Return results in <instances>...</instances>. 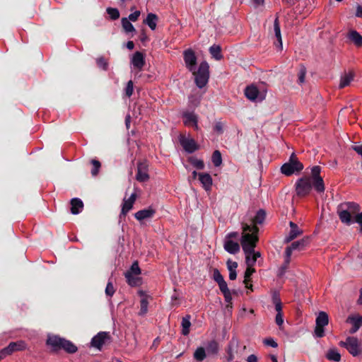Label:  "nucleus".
Listing matches in <instances>:
<instances>
[{
    "instance_id": "56",
    "label": "nucleus",
    "mask_w": 362,
    "mask_h": 362,
    "mask_svg": "<svg viewBox=\"0 0 362 362\" xmlns=\"http://www.w3.org/2000/svg\"><path fill=\"white\" fill-rule=\"evenodd\" d=\"M293 250H295L293 248H291V245H290L286 248V250H285L286 259H285V260L287 264H289V262H290V257L292 254Z\"/></svg>"
},
{
    "instance_id": "33",
    "label": "nucleus",
    "mask_w": 362,
    "mask_h": 362,
    "mask_svg": "<svg viewBox=\"0 0 362 362\" xmlns=\"http://www.w3.org/2000/svg\"><path fill=\"white\" fill-rule=\"evenodd\" d=\"M62 350H64L68 354H74L78 351V348L71 341L64 339Z\"/></svg>"
},
{
    "instance_id": "18",
    "label": "nucleus",
    "mask_w": 362,
    "mask_h": 362,
    "mask_svg": "<svg viewBox=\"0 0 362 362\" xmlns=\"http://www.w3.org/2000/svg\"><path fill=\"white\" fill-rule=\"evenodd\" d=\"M26 349V344L23 341L11 342L6 347L4 348L7 356L11 355L15 351H23Z\"/></svg>"
},
{
    "instance_id": "30",
    "label": "nucleus",
    "mask_w": 362,
    "mask_h": 362,
    "mask_svg": "<svg viewBox=\"0 0 362 362\" xmlns=\"http://www.w3.org/2000/svg\"><path fill=\"white\" fill-rule=\"evenodd\" d=\"M71 212L73 214H78L83 207V202L78 198L72 199L71 200Z\"/></svg>"
},
{
    "instance_id": "24",
    "label": "nucleus",
    "mask_w": 362,
    "mask_h": 362,
    "mask_svg": "<svg viewBox=\"0 0 362 362\" xmlns=\"http://www.w3.org/2000/svg\"><path fill=\"white\" fill-rule=\"evenodd\" d=\"M355 74L353 71L345 72L344 75L341 76L340 83L339 85V88H344L350 85L351 82L354 80Z\"/></svg>"
},
{
    "instance_id": "44",
    "label": "nucleus",
    "mask_w": 362,
    "mask_h": 362,
    "mask_svg": "<svg viewBox=\"0 0 362 362\" xmlns=\"http://www.w3.org/2000/svg\"><path fill=\"white\" fill-rule=\"evenodd\" d=\"M91 163L93 165V169L91 170V174L93 176H96L99 172V170L101 167V164L100 161L95 159H93L91 160Z\"/></svg>"
},
{
    "instance_id": "51",
    "label": "nucleus",
    "mask_w": 362,
    "mask_h": 362,
    "mask_svg": "<svg viewBox=\"0 0 362 362\" xmlns=\"http://www.w3.org/2000/svg\"><path fill=\"white\" fill-rule=\"evenodd\" d=\"M263 343L265 345L272 346L273 348H276L278 346V344L272 337L264 339Z\"/></svg>"
},
{
    "instance_id": "34",
    "label": "nucleus",
    "mask_w": 362,
    "mask_h": 362,
    "mask_svg": "<svg viewBox=\"0 0 362 362\" xmlns=\"http://www.w3.org/2000/svg\"><path fill=\"white\" fill-rule=\"evenodd\" d=\"M326 358L329 361L339 362L341 361V354L337 349H330L326 354Z\"/></svg>"
},
{
    "instance_id": "46",
    "label": "nucleus",
    "mask_w": 362,
    "mask_h": 362,
    "mask_svg": "<svg viewBox=\"0 0 362 362\" xmlns=\"http://www.w3.org/2000/svg\"><path fill=\"white\" fill-rule=\"evenodd\" d=\"M305 74H306V69L304 66H302L300 69L299 72L298 74V81L299 84H302L305 82Z\"/></svg>"
},
{
    "instance_id": "12",
    "label": "nucleus",
    "mask_w": 362,
    "mask_h": 362,
    "mask_svg": "<svg viewBox=\"0 0 362 362\" xmlns=\"http://www.w3.org/2000/svg\"><path fill=\"white\" fill-rule=\"evenodd\" d=\"M183 58L187 69L189 71H194L197 65V56L192 49H187L183 52Z\"/></svg>"
},
{
    "instance_id": "26",
    "label": "nucleus",
    "mask_w": 362,
    "mask_h": 362,
    "mask_svg": "<svg viewBox=\"0 0 362 362\" xmlns=\"http://www.w3.org/2000/svg\"><path fill=\"white\" fill-rule=\"evenodd\" d=\"M259 93L258 88L253 85L248 86L245 89V95L247 99L255 101Z\"/></svg>"
},
{
    "instance_id": "58",
    "label": "nucleus",
    "mask_w": 362,
    "mask_h": 362,
    "mask_svg": "<svg viewBox=\"0 0 362 362\" xmlns=\"http://www.w3.org/2000/svg\"><path fill=\"white\" fill-rule=\"evenodd\" d=\"M219 286V289L221 291L222 293L229 291V288H228L227 283L224 280L223 281H221L218 284Z\"/></svg>"
},
{
    "instance_id": "4",
    "label": "nucleus",
    "mask_w": 362,
    "mask_h": 362,
    "mask_svg": "<svg viewBox=\"0 0 362 362\" xmlns=\"http://www.w3.org/2000/svg\"><path fill=\"white\" fill-rule=\"evenodd\" d=\"M259 241L258 233H243L241 238V245L245 254L254 253V249Z\"/></svg>"
},
{
    "instance_id": "1",
    "label": "nucleus",
    "mask_w": 362,
    "mask_h": 362,
    "mask_svg": "<svg viewBox=\"0 0 362 362\" xmlns=\"http://www.w3.org/2000/svg\"><path fill=\"white\" fill-rule=\"evenodd\" d=\"M360 209L361 207L357 203L349 202L338 205L337 212L340 221L350 226L354 222L352 218L359 212Z\"/></svg>"
},
{
    "instance_id": "31",
    "label": "nucleus",
    "mask_w": 362,
    "mask_h": 362,
    "mask_svg": "<svg viewBox=\"0 0 362 362\" xmlns=\"http://www.w3.org/2000/svg\"><path fill=\"white\" fill-rule=\"evenodd\" d=\"M310 238L308 237H305L301 240L293 242L291 245V248L298 250H303L308 244H309Z\"/></svg>"
},
{
    "instance_id": "53",
    "label": "nucleus",
    "mask_w": 362,
    "mask_h": 362,
    "mask_svg": "<svg viewBox=\"0 0 362 362\" xmlns=\"http://www.w3.org/2000/svg\"><path fill=\"white\" fill-rule=\"evenodd\" d=\"M272 301L274 305L276 303H281V300L280 298V295L279 292L274 291L272 296Z\"/></svg>"
},
{
    "instance_id": "42",
    "label": "nucleus",
    "mask_w": 362,
    "mask_h": 362,
    "mask_svg": "<svg viewBox=\"0 0 362 362\" xmlns=\"http://www.w3.org/2000/svg\"><path fill=\"white\" fill-rule=\"evenodd\" d=\"M255 272V269L252 268V266H247L245 272V279L243 283L247 285V282L250 281L251 276Z\"/></svg>"
},
{
    "instance_id": "3",
    "label": "nucleus",
    "mask_w": 362,
    "mask_h": 362,
    "mask_svg": "<svg viewBox=\"0 0 362 362\" xmlns=\"http://www.w3.org/2000/svg\"><path fill=\"white\" fill-rule=\"evenodd\" d=\"M303 169V164L300 162L296 154L293 153L288 162L281 167V172L286 176H291L294 173H300Z\"/></svg>"
},
{
    "instance_id": "27",
    "label": "nucleus",
    "mask_w": 362,
    "mask_h": 362,
    "mask_svg": "<svg viewBox=\"0 0 362 362\" xmlns=\"http://www.w3.org/2000/svg\"><path fill=\"white\" fill-rule=\"evenodd\" d=\"M158 21V16L153 13H150L144 20L143 23L147 25L152 30H154L156 28Z\"/></svg>"
},
{
    "instance_id": "17",
    "label": "nucleus",
    "mask_w": 362,
    "mask_h": 362,
    "mask_svg": "<svg viewBox=\"0 0 362 362\" xmlns=\"http://www.w3.org/2000/svg\"><path fill=\"white\" fill-rule=\"evenodd\" d=\"M346 322L352 325V327L349 330V333L354 334L362 326V316H361V315H350L347 317Z\"/></svg>"
},
{
    "instance_id": "22",
    "label": "nucleus",
    "mask_w": 362,
    "mask_h": 362,
    "mask_svg": "<svg viewBox=\"0 0 362 362\" xmlns=\"http://www.w3.org/2000/svg\"><path fill=\"white\" fill-rule=\"evenodd\" d=\"M136 200V193L134 192L131 194V196L128 198L124 199V203L122 208V215L125 216L129 210H131L133 207L134 203Z\"/></svg>"
},
{
    "instance_id": "10",
    "label": "nucleus",
    "mask_w": 362,
    "mask_h": 362,
    "mask_svg": "<svg viewBox=\"0 0 362 362\" xmlns=\"http://www.w3.org/2000/svg\"><path fill=\"white\" fill-rule=\"evenodd\" d=\"M329 323V316L324 312L320 311L315 320V335L318 338H322L325 336L324 327Z\"/></svg>"
},
{
    "instance_id": "39",
    "label": "nucleus",
    "mask_w": 362,
    "mask_h": 362,
    "mask_svg": "<svg viewBox=\"0 0 362 362\" xmlns=\"http://www.w3.org/2000/svg\"><path fill=\"white\" fill-rule=\"evenodd\" d=\"M242 229H243V233H259V228L254 225H249L246 223H242Z\"/></svg>"
},
{
    "instance_id": "64",
    "label": "nucleus",
    "mask_w": 362,
    "mask_h": 362,
    "mask_svg": "<svg viewBox=\"0 0 362 362\" xmlns=\"http://www.w3.org/2000/svg\"><path fill=\"white\" fill-rule=\"evenodd\" d=\"M289 264H287L285 261L284 264L280 267L279 272V276H281L284 275V274L286 272V270L287 269Z\"/></svg>"
},
{
    "instance_id": "11",
    "label": "nucleus",
    "mask_w": 362,
    "mask_h": 362,
    "mask_svg": "<svg viewBox=\"0 0 362 362\" xmlns=\"http://www.w3.org/2000/svg\"><path fill=\"white\" fill-rule=\"evenodd\" d=\"M111 342V336L109 332H100L94 336L90 341V346L101 350L104 345Z\"/></svg>"
},
{
    "instance_id": "16",
    "label": "nucleus",
    "mask_w": 362,
    "mask_h": 362,
    "mask_svg": "<svg viewBox=\"0 0 362 362\" xmlns=\"http://www.w3.org/2000/svg\"><path fill=\"white\" fill-rule=\"evenodd\" d=\"M156 210L151 206L137 211V221L141 225L144 223L145 221L151 220L155 215Z\"/></svg>"
},
{
    "instance_id": "61",
    "label": "nucleus",
    "mask_w": 362,
    "mask_h": 362,
    "mask_svg": "<svg viewBox=\"0 0 362 362\" xmlns=\"http://www.w3.org/2000/svg\"><path fill=\"white\" fill-rule=\"evenodd\" d=\"M97 64L98 66L103 68L104 70L107 69V64L105 59L101 57L97 59Z\"/></svg>"
},
{
    "instance_id": "63",
    "label": "nucleus",
    "mask_w": 362,
    "mask_h": 362,
    "mask_svg": "<svg viewBox=\"0 0 362 362\" xmlns=\"http://www.w3.org/2000/svg\"><path fill=\"white\" fill-rule=\"evenodd\" d=\"M238 232H230L228 234L226 235L225 240H232L233 238H238Z\"/></svg>"
},
{
    "instance_id": "35",
    "label": "nucleus",
    "mask_w": 362,
    "mask_h": 362,
    "mask_svg": "<svg viewBox=\"0 0 362 362\" xmlns=\"http://www.w3.org/2000/svg\"><path fill=\"white\" fill-rule=\"evenodd\" d=\"M266 218V211L264 209H259L255 217L252 219V223L257 226V224H262Z\"/></svg>"
},
{
    "instance_id": "38",
    "label": "nucleus",
    "mask_w": 362,
    "mask_h": 362,
    "mask_svg": "<svg viewBox=\"0 0 362 362\" xmlns=\"http://www.w3.org/2000/svg\"><path fill=\"white\" fill-rule=\"evenodd\" d=\"M206 351L209 354H216L218 351V344L216 341H210L206 347Z\"/></svg>"
},
{
    "instance_id": "62",
    "label": "nucleus",
    "mask_w": 362,
    "mask_h": 362,
    "mask_svg": "<svg viewBox=\"0 0 362 362\" xmlns=\"http://www.w3.org/2000/svg\"><path fill=\"white\" fill-rule=\"evenodd\" d=\"M352 149L362 158V144L352 146Z\"/></svg>"
},
{
    "instance_id": "23",
    "label": "nucleus",
    "mask_w": 362,
    "mask_h": 362,
    "mask_svg": "<svg viewBox=\"0 0 362 362\" xmlns=\"http://www.w3.org/2000/svg\"><path fill=\"white\" fill-rule=\"evenodd\" d=\"M199 180L200 182L202 184L203 187L205 190L208 191L211 189L212 186V177L211 176L206 173H199Z\"/></svg>"
},
{
    "instance_id": "14",
    "label": "nucleus",
    "mask_w": 362,
    "mask_h": 362,
    "mask_svg": "<svg viewBox=\"0 0 362 362\" xmlns=\"http://www.w3.org/2000/svg\"><path fill=\"white\" fill-rule=\"evenodd\" d=\"M180 143L184 150L188 153H192L199 148V146L193 139H187L183 135H181L180 137Z\"/></svg>"
},
{
    "instance_id": "45",
    "label": "nucleus",
    "mask_w": 362,
    "mask_h": 362,
    "mask_svg": "<svg viewBox=\"0 0 362 362\" xmlns=\"http://www.w3.org/2000/svg\"><path fill=\"white\" fill-rule=\"evenodd\" d=\"M107 13L112 20H116L119 17V12L117 8H107Z\"/></svg>"
},
{
    "instance_id": "40",
    "label": "nucleus",
    "mask_w": 362,
    "mask_h": 362,
    "mask_svg": "<svg viewBox=\"0 0 362 362\" xmlns=\"http://www.w3.org/2000/svg\"><path fill=\"white\" fill-rule=\"evenodd\" d=\"M212 163L216 167L219 166L222 163L221 154L219 151L216 150L214 151L211 157Z\"/></svg>"
},
{
    "instance_id": "43",
    "label": "nucleus",
    "mask_w": 362,
    "mask_h": 362,
    "mask_svg": "<svg viewBox=\"0 0 362 362\" xmlns=\"http://www.w3.org/2000/svg\"><path fill=\"white\" fill-rule=\"evenodd\" d=\"M122 28L125 32L129 33V32H132L134 30V26L132 25V24L129 22V21L127 18H122Z\"/></svg>"
},
{
    "instance_id": "48",
    "label": "nucleus",
    "mask_w": 362,
    "mask_h": 362,
    "mask_svg": "<svg viewBox=\"0 0 362 362\" xmlns=\"http://www.w3.org/2000/svg\"><path fill=\"white\" fill-rule=\"evenodd\" d=\"M134 83L132 80L129 81L125 88V94L127 96L130 97L133 94Z\"/></svg>"
},
{
    "instance_id": "47",
    "label": "nucleus",
    "mask_w": 362,
    "mask_h": 362,
    "mask_svg": "<svg viewBox=\"0 0 362 362\" xmlns=\"http://www.w3.org/2000/svg\"><path fill=\"white\" fill-rule=\"evenodd\" d=\"M213 279L217 284L224 281L223 276L220 273V272L218 269H214Z\"/></svg>"
},
{
    "instance_id": "60",
    "label": "nucleus",
    "mask_w": 362,
    "mask_h": 362,
    "mask_svg": "<svg viewBox=\"0 0 362 362\" xmlns=\"http://www.w3.org/2000/svg\"><path fill=\"white\" fill-rule=\"evenodd\" d=\"M275 322L279 326L281 327L284 323L283 313H276L275 317Z\"/></svg>"
},
{
    "instance_id": "57",
    "label": "nucleus",
    "mask_w": 362,
    "mask_h": 362,
    "mask_svg": "<svg viewBox=\"0 0 362 362\" xmlns=\"http://www.w3.org/2000/svg\"><path fill=\"white\" fill-rule=\"evenodd\" d=\"M139 40L144 45H146V43L149 40V37L145 33L144 30H141V33L139 35Z\"/></svg>"
},
{
    "instance_id": "37",
    "label": "nucleus",
    "mask_w": 362,
    "mask_h": 362,
    "mask_svg": "<svg viewBox=\"0 0 362 362\" xmlns=\"http://www.w3.org/2000/svg\"><path fill=\"white\" fill-rule=\"evenodd\" d=\"M206 356V350L203 347H198L194 353V358L199 362L203 361Z\"/></svg>"
},
{
    "instance_id": "29",
    "label": "nucleus",
    "mask_w": 362,
    "mask_h": 362,
    "mask_svg": "<svg viewBox=\"0 0 362 362\" xmlns=\"http://www.w3.org/2000/svg\"><path fill=\"white\" fill-rule=\"evenodd\" d=\"M349 39L353 42L356 47L362 46V35L356 30H351L349 33Z\"/></svg>"
},
{
    "instance_id": "15",
    "label": "nucleus",
    "mask_w": 362,
    "mask_h": 362,
    "mask_svg": "<svg viewBox=\"0 0 362 362\" xmlns=\"http://www.w3.org/2000/svg\"><path fill=\"white\" fill-rule=\"evenodd\" d=\"M145 57V54L137 51V78H139L143 81H146L148 79H150L153 77V76L149 74H148L146 76H143L141 74H139L141 70L146 66Z\"/></svg>"
},
{
    "instance_id": "50",
    "label": "nucleus",
    "mask_w": 362,
    "mask_h": 362,
    "mask_svg": "<svg viewBox=\"0 0 362 362\" xmlns=\"http://www.w3.org/2000/svg\"><path fill=\"white\" fill-rule=\"evenodd\" d=\"M115 290L112 285V283L109 281L107 284L106 288H105V293L108 296H112L115 293Z\"/></svg>"
},
{
    "instance_id": "28",
    "label": "nucleus",
    "mask_w": 362,
    "mask_h": 362,
    "mask_svg": "<svg viewBox=\"0 0 362 362\" xmlns=\"http://www.w3.org/2000/svg\"><path fill=\"white\" fill-rule=\"evenodd\" d=\"M183 117L185 118V125H192L194 127V128L196 129H198V125H197V117L196 116V115H194V113L192 112H186V113H184L183 115Z\"/></svg>"
},
{
    "instance_id": "36",
    "label": "nucleus",
    "mask_w": 362,
    "mask_h": 362,
    "mask_svg": "<svg viewBox=\"0 0 362 362\" xmlns=\"http://www.w3.org/2000/svg\"><path fill=\"white\" fill-rule=\"evenodd\" d=\"M209 52L216 60H221L223 58L221 47L219 45H214L210 47Z\"/></svg>"
},
{
    "instance_id": "41",
    "label": "nucleus",
    "mask_w": 362,
    "mask_h": 362,
    "mask_svg": "<svg viewBox=\"0 0 362 362\" xmlns=\"http://www.w3.org/2000/svg\"><path fill=\"white\" fill-rule=\"evenodd\" d=\"M189 163L198 170H203L204 168V161L199 160L194 157H190L189 158Z\"/></svg>"
},
{
    "instance_id": "25",
    "label": "nucleus",
    "mask_w": 362,
    "mask_h": 362,
    "mask_svg": "<svg viewBox=\"0 0 362 362\" xmlns=\"http://www.w3.org/2000/svg\"><path fill=\"white\" fill-rule=\"evenodd\" d=\"M125 277L131 286H136V262L132 263L130 270L125 273Z\"/></svg>"
},
{
    "instance_id": "19",
    "label": "nucleus",
    "mask_w": 362,
    "mask_h": 362,
    "mask_svg": "<svg viewBox=\"0 0 362 362\" xmlns=\"http://www.w3.org/2000/svg\"><path fill=\"white\" fill-rule=\"evenodd\" d=\"M274 31L275 37L277 40V42H274L276 47H278L280 50L283 48V43H282V37H281V28H280V23L279 21V16H276L274 21Z\"/></svg>"
},
{
    "instance_id": "49",
    "label": "nucleus",
    "mask_w": 362,
    "mask_h": 362,
    "mask_svg": "<svg viewBox=\"0 0 362 362\" xmlns=\"http://www.w3.org/2000/svg\"><path fill=\"white\" fill-rule=\"evenodd\" d=\"M245 262L247 266H253L255 264L257 258H256L254 255H252V254H245Z\"/></svg>"
},
{
    "instance_id": "8",
    "label": "nucleus",
    "mask_w": 362,
    "mask_h": 362,
    "mask_svg": "<svg viewBox=\"0 0 362 362\" xmlns=\"http://www.w3.org/2000/svg\"><path fill=\"white\" fill-rule=\"evenodd\" d=\"M151 167L147 160L137 162V182L146 183L150 180Z\"/></svg>"
},
{
    "instance_id": "54",
    "label": "nucleus",
    "mask_w": 362,
    "mask_h": 362,
    "mask_svg": "<svg viewBox=\"0 0 362 362\" xmlns=\"http://www.w3.org/2000/svg\"><path fill=\"white\" fill-rule=\"evenodd\" d=\"M354 218V221H355L359 224V226H360L359 230L362 233V212L361 213L358 212L357 214H355Z\"/></svg>"
},
{
    "instance_id": "32",
    "label": "nucleus",
    "mask_w": 362,
    "mask_h": 362,
    "mask_svg": "<svg viewBox=\"0 0 362 362\" xmlns=\"http://www.w3.org/2000/svg\"><path fill=\"white\" fill-rule=\"evenodd\" d=\"M191 316L189 315H187L182 317L181 326H182V334L184 336H187L189 333V328L191 326L190 322Z\"/></svg>"
},
{
    "instance_id": "5",
    "label": "nucleus",
    "mask_w": 362,
    "mask_h": 362,
    "mask_svg": "<svg viewBox=\"0 0 362 362\" xmlns=\"http://www.w3.org/2000/svg\"><path fill=\"white\" fill-rule=\"evenodd\" d=\"M137 299L139 303V310L137 315L145 317L148 311V305L153 300V297L148 292L137 289Z\"/></svg>"
},
{
    "instance_id": "6",
    "label": "nucleus",
    "mask_w": 362,
    "mask_h": 362,
    "mask_svg": "<svg viewBox=\"0 0 362 362\" xmlns=\"http://www.w3.org/2000/svg\"><path fill=\"white\" fill-rule=\"evenodd\" d=\"M295 186L296 194L300 197H304L308 195L313 187L311 178L307 176L298 179L296 181Z\"/></svg>"
},
{
    "instance_id": "2",
    "label": "nucleus",
    "mask_w": 362,
    "mask_h": 362,
    "mask_svg": "<svg viewBox=\"0 0 362 362\" xmlns=\"http://www.w3.org/2000/svg\"><path fill=\"white\" fill-rule=\"evenodd\" d=\"M191 72L194 76V82L198 88H202L207 84L209 79V66L206 61L200 63L198 70L195 68Z\"/></svg>"
},
{
    "instance_id": "52",
    "label": "nucleus",
    "mask_w": 362,
    "mask_h": 362,
    "mask_svg": "<svg viewBox=\"0 0 362 362\" xmlns=\"http://www.w3.org/2000/svg\"><path fill=\"white\" fill-rule=\"evenodd\" d=\"M214 132L218 134H221L223 132V124L221 122H217L214 127Z\"/></svg>"
},
{
    "instance_id": "7",
    "label": "nucleus",
    "mask_w": 362,
    "mask_h": 362,
    "mask_svg": "<svg viewBox=\"0 0 362 362\" xmlns=\"http://www.w3.org/2000/svg\"><path fill=\"white\" fill-rule=\"evenodd\" d=\"M339 344L340 346L346 348L354 357L361 354L362 349L360 346L358 339L356 337H349L345 341H341Z\"/></svg>"
},
{
    "instance_id": "55",
    "label": "nucleus",
    "mask_w": 362,
    "mask_h": 362,
    "mask_svg": "<svg viewBox=\"0 0 362 362\" xmlns=\"http://www.w3.org/2000/svg\"><path fill=\"white\" fill-rule=\"evenodd\" d=\"M238 267V263L236 262H233L230 259L227 261V268L229 272L235 271Z\"/></svg>"
},
{
    "instance_id": "20",
    "label": "nucleus",
    "mask_w": 362,
    "mask_h": 362,
    "mask_svg": "<svg viewBox=\"0 0 362 362\" xmlns=\"http://www.w3.org/2000/svg\"><path fill=\"white\" fill-rule=\"evenodd\" d=\"M224 250L230 254L235 255L240 252V245L232 240H225L223 244Z\"/></svg>"
},
{
    "instance_id": "13",
    "label": "nucleus",
    "mask_w": 362,
    "mask_h": 362,
    "mask_svg": "<svg viewBox=\"0 0 362 362\" xmlns=\"http://www.w3.org/2000/svg\"><path fill=\"white\" fill-rule=\"evenodd\" d=\"M64 338L58 335H49L47 337L46 344L53 351H59L62 350Z\"/></svg>"
},
{
    "instance_id": "21",
    "label": "nucleus",
    "mask_w": 362,
    "mask_h": 362,
    "mask_svg": "<svg viewBox=\"0 0 362 362\" xmlns=\"http://www.w3.org/2000/svg\"><path fill=\"white\" fill-rule=\"evenodd\" d=\"M289 226L291 227V230L289 232L288 235L286 238L285 242L289 243L294 240L296 238L302 234L303 230H300L296 223L293 221H290Z\"/></svg>"
},
{
    "instance_id": "9",
    "label": "nucleus",
    "mask_w": 362,
    "mask_h": 362,
    "mask_svg": "<svg viewBox=\"0 0 362 362\" xmlns=\"http://www.w3.org/2000/svg\"><path fill=\"white\" fill-rule=\"evenodd\" d=\"M321 168L319 165H315L311 168V181L313 188L318 193L324 192L325 184L322 177L320 176Z\"/></svg>"
},
{
    "instance_id": "59",
    "label": "nucleus",
    "mask_w": 362,
    "mask_h": 362,
    "mask_svg": "<svg viewBox=\"0 0 362 362\" xmlns=\"http://www.w3.org/2000/svg\"><path fill=\"white\" fill-rule=\"evenodd\" d=\"M232 293H236L235 291H233L232 292L230 291L223 293V295L224 296L225 300L228 303H230L232 300Z\"/></svg>"
}]
</instances>
